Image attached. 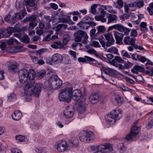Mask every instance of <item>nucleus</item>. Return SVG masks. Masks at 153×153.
Returning a JSON list of instances; mask_svg holds the SVG:
<instances>
[{
  "instance_id": "f8f14e48",
  "label": "nucleus",
  "mask_w": 153,
  "mask_h": 153,
  "mask_svg": "<svg viewBox=\"0 0 153 153\" xmlns=\"http://www.w3.org/2000/svg\"><path fill=\"white\" fill-rule=\"evenodd\" d=\"M43 87V85L40 83H37L35 86L33 87V95L36 97H38L39 96V95L41 92L42 88Z\"/></svg>"
},
{
  "instance_id": "c756f323",
  "label": "nucleus",
  "mask_w": 153,
  "mask_h": 153,
  "mask_svg": "<svg viewBox=\"0 0 153 153\" xmlns=\"http://www.w3.org/2000/svg\"><path fill=\"white\" fill-rule=\"evenodd\" d=\"M28 77L30 80L33 81V79L36 76V72L33 69H30L29 71H28Z\"/></svg>"
},
{
  "instance_id": "5701e85b",
  "label": "nucleus",
  "mask_w": 153,
  "mask_h": 153,
  "mask_svg": "<svg viewBox=\"0 0 153 153\" xmlns=\"http://www.w3.org/2000/svg\"><path fill=\"white\" fill-rule=\"evenodd\" d=\"M140 127L134 126L131 128V134L135 137L139 134L140 131Z\"/></svg>"
},
{
  "instance_id": "f257e3e1",
  "label": "nucleus",
  "mask_w": 153,
  "mask_h": 153,
  "mask_svg": "<svg viewBox=\"0 0 153 153\" xmlns=\"http://www.w3.org/2000/svg\"><path fill=\"white\" fill-rule=\"evenodd\" d=\"M73 88L71 87H66L62 90L60 93L59 98L61 101H65L67 103L69 102L71 98V91Z\"/></svg>"
},
{
  "instance_id": "58836bf2",
  "label": "nucleus",
  "mask_w": 153,
  "mask_h": 153,
  "mask_svg": "<svg viewBox=\"0 0 153 153\" xmlns=\"http://www.w3.org/2000/svg\"><path fill=\"white\" fill-rule=\"evenodd\" d=\"M46 73L45 70H41L37 73L36 75L38 78L41 79L45 76Z\"/></svg>"
},
{
  "instance_id": "37998d69",
  "label": "nucleus",
  "mask_w": 153,
  "mask_h": 153,
  "mask_svg": "<svg viewBox=\"0 0 153 153\" xmlns=\"http://www.w3.org/2000/svg\"><path fill=\"white\" fill-rule=\"evenodd\" d=\"M97 7V4H92L91 6V9L90 10V12L93 14H96L97 12L96 9Z\"/></svg>"
},
{
  "instance_id": "864d4df0",
  "label": "nucleus",
  "mask_w": 153,
  "mask_h": 153,
  "mask_svg": "<svg viewBox=\"0 0 153 153\" xmlns=\"http://www.w3.org/2000/svg\"><path fill=\"white\" fill-rule=\"evenodd\" d=\"M105 8L107 10L108 12L109 13H116V11L112 9V7L111 6H108L107 7L106 6Z\"/></svg>"
},
{
  "instance_id": "7ed1b4c3",
  "label": "nucleus",
  "mask_w": 153,
  "mask_h": 153,
  "mask_svg": "<svg viewBox=\"0 0 153 153\" xmlns=\"http://www.w3.org/2000/svg\"><path fill=\"white\" fill-rule=\"evenodd\" d=\"M35 84L34 81H31L27 83L25 88V99L27 101H29L31 100V96L33 95V87Z\"/></svg>"
},
{
  "instance_id": "052dcab7",
  "label": "nucleus",
  "mask_w": 153,
  "mask_h": 153,
  "mask_svg": "<svg viewBox=\"0 0 153 153\" xmlns=\"http://www.w3.org/2000/svg\"><path fill=\"white\" fill-rule=\"evenodd\" d=\"M91 45L93 47L96 48H100L101 47L99 42L96 41H93Z\"/></svg>"
},
{
  "instance_id": "bf43d9fd",
  "label": "nucleus",
  "mask_w": 153,
  "mask_h": 153,
  "mask_svg": "<svg viewBox=\"0 0 153 153\" xmlns=\"http://www.w3.org/2000/svg\"><path fill=\"white\" fill-rule=\"evenodd\" d=\"M131 13H127L124 14L122 18L123 21H124L126 19H128L129 18Z\"/></svg>"
},
{
  "instance_id": "e433bc0d",
  "label": "nucleus",
  "mask_w": 153,
  "mask_h": 153,
  "mask_svg": "<svg viewBox=\"0 0 153 153\" xmlns=\"http://www.w3.org/2000/svg\"><path fill=\"white\" fill-rule=\"evenodd\" d=\"M55 83L56 84V85H55L56 86L55 87V88H52L54 90L58 89L61 87L62 84V81L58 77V79L56 80V81L55 82Z\"/></svg>"
},
{
  "instance_id": "c85d7f7f",
  "label": "nucleus",
  "mask_w": 153,
  "mask_h": 153,
  "mask_svg": "<svg viewBox=\"0 0 153 153\" xmlns=\"http://www.w3.org/2000/svg\"><path fill=\"white\" fill-rule=\"evenodd\" d=\"M51 46L55 49H61L63 47L62 43L59 41L54 42L51 45Z\"/></svg>"
},
{
  "instance_id": "39448f33",
  "label": "nucleus",
  "mask_w": 153,
  "mask_h": 153,
  "mask_svg": "<svg viewBox=\"0 0 153 153\" xmlns=\"http://www.w3.org/2000/svg\"><path fill=\"white\" fill-rule=\"evenodd\" d=\"M56 147L58 151L63 152L68 149V145L65 140H62L57 142L56 144Z\"/></svg>"
},
{
  "instance_id": "f3484780",
  "label": "nucleus",
  "mask_w": 153,
  "mask_h": 153,
  "mask_svg": "<svg viewBox=\"0 0 153 153\" xmlns=\"http://www.w3.org/2000/svg\"><path fill=\"white\" fill-rule=\"evenodd\" d=\"M23 4L24 5L26 6L27 11L30 12L31 10L29 8L30 7H33L35 5V3L33 0H25L23 1Z\"/></svg>"
},
{
  "instance_id": "5fc2aeb1",
  "label": "nucleus",
  "mask_w": 153,
  "mask_h": 153,
  "mask_svg": "<svg viewBox=\"0 0 153 153\" xmlns=\"http://www.w3.org/2000/svg\"><path fill=\"white\" fill-rule=\"evenodd\" d=\"M16 99V95L14 93H12L10 96L8 97L9 101L11 102L15 100Z\"/></svg>"
},
{
  "instance_id": "393cba45",
  "label": "nucleus",
  "mask_w": 153,
  "mask_h": 153,
  "mask_svg": "<svg viewBox=\"0 0 153 153\" xmlns=\"http://www.w3.org/2000/svg\"><path fill=\"white\" fill-rule=\"evenodd\" d=\"M10 64V65H8V70L10 72L15 73L17 68V66L15 63L11 62L10 61L7 62Z\"/></svg>"
},
{
  "instance_id": "9b49d317",
  "label": "nucleus",
  "mask_w": 153,
  "mask_h": 153,
  "mask_svg": "<svg viewBox=\"0 0 153 153\" xmlns=\"http://www.w3.org/2000/svg\"><path fill=\"white\" fill-rule=\"evenodd\" d=\"M113 32L116 40V43L119 45L123 44V34L117 31H114Z\"/></svg>"
},
{
  "instance_id": "2f4dec72",
  "label": "nucleus",
  "mask_w": 153,
  "mask_h": 153,
  "mask_svg": "<svg viewBox=\"0 0 153 153\" xmlns=\"http://www.w3.org/2000/svg\"><path fill=\"white\" fill-rule=\"evenodd\" d=\"M117 16L115 15L109 14L108 16V23L114 22L117 20Z\"/></svg>"
},
{
  "instance_id": "a878e982",
  "label": "nucleus",
  "mask_w": 153,
  "mask_h": 153,
  "mask_svg": "<svg viewBox=\"0 0 153 153\" xmlns=\"http://www.w3.org/2000/svg\"><path fill=\"white\" fill-rule=\"evenodd\" d=\"M74 110L73 109L72 106L71 107L68 106L65 108L64 111L63 115H70L71 114L73 115L74 114Z\"/></svg>"
},
{
  "instance_id": "b1692460",
  "label": "nucleus",
  "mask_w": 153,
  "mask_h": 153,
  "mask_svg": "<svg viewBox=\"0 0 153 153\" xmlns=\"http://www.w3.org/2000/svg\"><path fill=\"white\" fill-rule=\"evenodd\" d=\"M124 60L120 57L116 56L114 59H113L111 62V64L113 65H117V62L120 63H123L124 62Z\"/></svg>"
},
{
  "instance_id": "3c124183",
  "label": "nucleus",
  "mask_w": 153,
  "mask_h": 153,
  "mask_svg": "<svg viewBox=\"0 0 153 153\" xmlns=\"http://www.w3.org/2000/svg\"><path fill=\"white\" fill-rule=\"evenodd\" d=\"M135 136L133 135L132 134H131V132L128 134L126 136L125 140L128 141H131L134 138Z\"/></svg>"
},
{
  "instance_id": "4c0bfd02",
  "label": "nucleus",
  "mask_w": 153,
  "mask_h": 153,
  "mask_svg": "<svg viewBox=\"0 0 153 153\" xmlns=\"http://www.w3.org/2000/svg\"><path fill=\"white\" fill-rule=\"evenodd\" d=\"M141 28L140 30L143 32H145L147 31V29L146 28V23L145 22H142L141 23L140 25Z\"/></svg>"
},
{
  "instance_id": "a18cd8bd",
  "label": "nucleus",
  "mask_w": 153,
  "mask_h": 153,
  "mask_svg": "<svg viewBox=\"0 0 153 153\" xmlns=\"http://www.w3.org/2000/svg\"><path fill=\"white\" fill-rule=\"evenodd\" d=\"M19 77L20 82L23 83H25L27 81L28 78L26 76H19Z\"/></svg>"
},
{
  "instance_id": "603ef678",
  "label": "nucleus",
  "mask_w": 153,
  "mask_h": 153,
  "mask_svg": "<svg viewBox=\"0 0 153 153\" xmlns=\"http://www.w3.org/2000/svg\"><path fill=\"white\" fill-rule=\"evenodd\" d=\"M15 42L17 44H18L19 42L16 39L13 38L9 39L7 42V44L9 45H12Z\"/></svg>"
},
{
  "instance_id": "473e14b6",
  "label": "nucleus",
  "mask_w": 153,
  "mask_h": 153,
  "mask_svg": "<svg viewBox=\"0 0 153 153\" xmlns=\"http://www.w3.org/2000/svg\"><path fill=\"white\" fill-rule=\"evenodd\" d=\"M122 114V111L119 108L114 109L109 112L108 115H119Z\"/></svg>"
},
{
  "instance_id": "aec40b11",
  "label": "nucleus",
  "mask_w": 153,
  "mask_h": 153,
  "mask_svg": "<svg viewBox=\"0 0 153 153\" xmlns=\"http://www.w3.org/2000/svg\"><path fill=\"white\" fill-rule=\"evenodd\" d=\"M136 39L131 38L130 37H126L123 39L124 43L126 45H133L135 43Z\"/></svg>"
},
{
  "instance_id": "bb28decb",
  "label": "nucleus",
  "mask_w": 153,
  "mask_h": 153,
  "mask_svg": "<svg viewBox=\"0 0 153 153\" xmlns=\"http://www.w3.org/2000/svg\"><path fill=\"white\" fill-rule=\"evenodd\" d=\"M107 71L105 67H103L101 68V71L102 74L105 75H102V76L104 77V78L106 80H108L111 78V76L109 75V74Z\"/></svg>"
},
{
  "instance_id": "ddd939ff",
  "label": "nucleus",
  "mask_w": 153,
  "mask_h": 153,
  "mask_svg": "<svg viewBox=\"0 0 153 153\" xmlns=\"http://www.w3.org/2000/svg\"><path fill=\"white\" fill-rule=\"evenodd\" d=\"M58 79V76L56 75L51 74L48 80V82L50 86L52 88H55V87L56 86L55 85L56 84L55 83V82Z\"/></svg>"
},
{
  "instance_id": "09e8293b",
  "label": "nucleus",
  "mask_w": 153,
  "mask_h": 153,
  "mask_svg": "<svg viewBox=\"0 0 153 153\" xmlns=\"http://www.w3.org/2000/svg\"><path fill=\"white\" fill-rule=\"evenodd\" d=\"M107 51L109 52L117 54L118 53V50L115 47H111L108 49Z\"/></svg>"
},
{
  "instance_id": "c9c22d12",
  "label": "nucleus",
  "mask_w": 153,
  "mask_h": 153,
  "mask_svg": "<svg viewBox=\"0 0 153 153\" xmlns=\"http://www.w3.org/2000/svg\"><path fill=\"white\" fill-rule=\"evenodd\" d=\"M51 20V17L48 16H45L43 19V22L46 24L48 27L49 26Z\"/></svg>"
},
{
  "instance_id": "a19ab883",
  "label": "nucleus",
  "mask_w": 153,
  "mask_h": 153,
  "mask_svg": "<svg viewBox=\"0 0 153 153\" xmlns=\"http://www.w3.org/2000/svg\"><path fill=\"white\" fill-rule=\"evenodd\" d=\"M16 140L18 142H22L25 140L26 138L24 136L21 135H16Z\"/></svg>"
},
{
  "instance_id": "49530a36",
  "label": "nucleus",
  "mask_w": 153,
  "mask_h": 153,
  "mask_svg": "<svg viewBox=\"0 0 153 153\" xmlns=\"http://www.w3.org/2000/svg\"><path fill=\"white\" fill-rule=\"evenodd\" d=\"M118 147L120 152H124L126 150V148L122 143H120L118 145Z\"/></svg>"
},
{
  "instance_id": "f03ea898",
  "label": "nucleus",
  "mask_w": 153,
  "mask_h": 153,
  "mask_svg": "<svg viewBox=\"0 0 153 153\" xmlns=\"http://www.w3.org/2000/svg\"><path fill=\"white\" fill-rule=\"evenodd\" d=\"M79 140L83 142H88L92 141L94 138V135L91 131H82L79 134Z\"/></svg>"
},
{
  "instance_id": "e2e57ef3",
  "label": "nucleus",
  "mask_w": 153,
  "mask_h": 153,
  "mask_svg": "<svg viewBox=\"0 0 153 153\" xmlns=\"http://www.w3.org/2000/svg\"><path fill=\"white\" fill-rule=\"evenodd\" d=\"M137 35V33L135 29H132L131 33L130 36L131 37H136Z\"/></svg>"
},
{
  "instance_id": "2eb2a0df",
  "label": "nucleus",
  "mask_w": 153,
  "mask_h": 153,
  "mask_svg": "<svg viewBox=\"0 0 153 153\" xmlns=\"http://www.w3.org/2000/svg\"><path fill=\"white\" fill-rule=\"evenodd\" d=\"M99 97V94L98 93L94 92L92 93L89 96V101L92 104H95L98 102Z\"/></svg>"
},
{
  "instance_id": "6ab92c4d",
  "label": "nucleus",
  "mask_w": 153,
  "mask_h": 153,
  "mask_svg": "<svg viewBox=\"0 0 153 153\" xmlns=\"http://www.w3.org/2000/svg\"><path fill=\"white\" fill-rule=\"evenodd\" d=\"M85 58L82 57H79L78 58V60L79 62H85L86 61H88L89 62H93V63L96 64L97 61L94 59L91 58L90 57L85 56Z\"/></svg>"
},
{
  "instance_id": "4d7b16f0",
  "label": "nucleus",
  "mask_w": 153,
  "mask_h": 153,
  "mask_svg": "<svg viewBox=\"0 0 153 153\" xmlns=\"http://www.w3.org/2000/svg\"><path fill=\"white\" fill-rule=\"evenodd\" d=\"M106 68V69L107 70V71L108 72V73L112 75H115V72H114V71H116L114 69L110 68L108 67H105Z\"/></svg>"
},
{
  "instance_id": "0eeeda50",
  "label": "nucleus",
  "mask_w": 153,
  "mask_h": 153,
  "mask_svg": "<svg viewBox=\"0 0 153 153\" xmlns=\"http://www.w3.org/2000/svg\"><path fill=\"white\" fill-rule=\"evenodd\" d=\"M104 37L107 40L106 43L107 47H110L114 43L115 40L111 33H108L105 34Z\"/></svg>"
},
{
  "instance_id": "4be33fe9",
  "label": "nucleus",
  "mask_w": 153,
  "mask_h": 153,
  "mask_svg": "<svg viewBox=\"0 0 153 153\" xmlns=\"http://www.w3.org/2000/svg\"><path fill=\"white\" fill-rule=\"evenodd\" d=\"M26 12H23L21 14L15 13L14 16L12 17L13 22L15 21L16 19H22L26 15Z\"/></svg>"
},
{
  "instance_id": "c03bdc74",
  "label": "nucleus",
  "mask_w": 153,
  "mask_h": 153,
  "mask_svg": "<svg viewBox=\"0 0 153 153\" xmlns=\"http://www.w3.org/2000/svg\"><path fill=\"white\" fill-rule=\"evenodd\" d=\"M21 42L27 43H29V38L27 35H25L20 39Z\"/></svg>"
},
{
  "instance_id": "79ce46f5",
  "label": "nucleus",
  "mask_w": 153,
  "mask_h": 153,
  "mask_svg": "<svg viewBox=\"0 0 153 153\" xmlns=\"http://www.w3.org/2000/svg\"><path fill=\"white\" fill-rule=\"evenodd\" d=\"M70 37L68 35H65L63 36V43L64 45H67L68 42L70 40Z\"/></svg>"
},
{
  "instance_id": "6e6d98bb",
  "label": "nucleus",
  "mask_w": 153,
  "mask_h": 153,
  "mask_svg": "<svg viewBox=\"0 0 153 153\" xmlns=\"http://www.w3.org/2000/svg\"><path fill=\"white\" fill-rule=\"evenodd\" d=\"M66 17L68 19H67L63 18L61 19L60 20L61 22L65 23H68V22L70 21L69 19L71 16L68 15Z\"/></svg>"
},
{
  "instance_id": "f704fd0d",
  "label": "nucleus",
  "mask_w": 153,
  "mask_h": 153,
  "mask_svg": "<svg viewBox=\"0 0 153 153\" xmlns=\"http://www.w3.org/2000/svg\"><path fill=\"white\" fill-rule=\"evenodd\" d=\"M135 2L136 7L138 9L143 7L144 5L143 0H136Z\"/></svg>"
},
{
  "instance_id": "8fccbe9b",
  "label": "nucleus",
  "mask_w": 153,
  "mask_h": 153,
  "mask_svg": "<svg viewBox=\"0 0 153 153\" xmlns=\"http://www.w3.org/2000/svg\"><path fill=\"white\" fill-rule=\"evenodd\" d=\"M137 57L138 59L143 63H144L147 61L146 58L144 56L138 55H137Z\"/></svg>"
},
{
  "instance_id": "a211bd4d",
  "label": "nucleus",
  "mask_w": 153,
  "mask_h": 153,
  "mask_svg": "<svg viewBox=\"0 0 153 153\" xmlns=\"http://www.w3.org/2000/svg\"><path fill=\"white\" fill-rule=\"evenodd\" d=\"M82 22L84 24H87L90 26H94L96 24L93 22L94 18L90 16H86L84 18L82 19Z\"/></svg>"
},
{
  "instance_id": "72a5a7b5",
  "label": "nucleus",
  "mask_w": 153,
  "mask_h": 153,
  "mask_svg": "<svg viewBox=\"0 0 153 153\" xmlns=\"http://www.w3.org/2000/svg\"><path fill=\"white\" fill-rule=\"evenodd\" d=\"M28 70L26 68L21 69L18 71V75L28 76Z\"/></svg>"
},
{
  "instance_id": "dca6fc26",
  "label": "nucleus",
  "mask_w": 153,
  "mask_h": 153,
  "mask_svg": "<svg viewBox=\"0 0 153 153\" xmlns=\"http://www.w3.org/2000/svg\"><path fill=\"white\" fill-rule=\"evenodd\" d=\"M113 102L115 105L120 106L123 102V98L118 95H115L113 98Z\"/></svg>"
},
{
  "instance_id": "cd10ccee",
  "label": "nucleus",
  "mask_w": 153,
  "mask_h": 153,
  "mask_svg": "<svg viewBox=\"0 0 153 153\" xmlns=\"http://www.w3.org/2000/svg\"><path fill=\"white\" fill-rule=\"evenodd\" d=\"M97 30L98 31L97 32L96 34V39H98V38L97 37L98 35L100 36L101 38H103L102 35L101 33H102L104 32L105 31V30L104 28V26H99L97 28Z\"/></svg>"
},
{
  "instance_id": "423d86ee",
  "label": "nucleus",
  "mask_w": 153,
  "mask_h": 153,
  "mask_svg": "<svg viewBox=\"0 0 153 153\" xmlns=\"http://www.w3.org/2000/svg\"><path fill=\"white\" fill-rule=\"evenodd\" d=\"M105 118L109 124L114 123L116 121L122 117V115H106Z\"/></svg>"
},
{
  "instance_id": "7c9ffc66",
  "label": "nucleus",
  "mask_w": 153,
  "mask_h": 153,
  "mask_svg": "<svg viewBox=\"0 0 153 153\" xmlns=\"http://www.w3.org/2000/svg\"><path fill=\"white\" fill-rule=\"evenodd\" d=\"M85 105L83 102L80 103L79 104V107L78 108L77 111L80 114H82L85 111Z\"/></svg>"
},
{
  "instance_id": "774afa93",
  "label": "nucleus",
  "mask_w": 153,
  "mask_h": 153,
  "mask_svg": "<svg viewBox=\"0 0 153 153\" xmlns=\"http://www.w3.org/2000/svg\"><path fill=\"white\" fill-rule=\"evenodd\" d=\"M7 33L10 35L14 32V30L13 28L12 27H9L7 28Z\"/></svg>"
},
{
  "instance_id": "1a4fd4ad",
  "label": "nucleus",
  "mask_w": 153,
  "mask_h": 153,
  "mask_svg": "<svg viewBox=\"0 0 153 153\" xmlns=\"http://www.w3.org/2000/svg\"><path fill=\"white\" fill-rule=\"evenodd\" d=\"M82 37L85 39H88V38L86 33L83 31L79 30L75 38V41L76 42H80Z\"/></svg>"
},
{
  "instance_id": "ea45409f",
  "label": "nucleus",
  "mask_w": 153,
  "mask_h": 153,
  "mask_svg": "<svg viewBox=\"0 0 153 153\" xmlns=\"http://www.w3.org/2000/svg\"><path fill=\"white\" fill-rule=\"evenodd\" d=\"M153 126V119H149L148 123L146 126V128L147 129H151Z\"/></svg>"
},
{
  "instance_id": "6e6552de",
  "label": "nucleus",
  "mask_w": 153,
  "mask_h": 153,
  "mask_svg": "<svg viewBox=\"0 0 153 153\" xmlns=\"http://www.w3.org/2000/svg\"><path fill=\"white\" fill-rule=\"evenodd\" d=\"M63 58L59 54L55 53L52 56L51 62L55 64H59L61 63L63 60Z\"/></svg>"
},
{
  "instance_id": "de8ad7c7",
  "label": "nucleus",
  "mask_w": 153,
  "mask_h": 153,
  "mask_svg": "<svg viewBox=\"0 0 153 153\" xmlns=\"http://www.w3.org/2000/svg\"><path fill=\"white\" fill-rule=\"evenodd\" d=\"M116 29H117L118 31L121 32H123L124 30V27L122 25L120 24H116L115 26Z\"/></svg>"
},
{
  "instance_id": "338daca9",
  "label": "nucleus",
  "mask_w": 153,
  "mask_h": 153,
  "mask_svg": "<svg viewBox=\"0 0 153 153\" xmlns=\"http://www.w3.org/2000/svg\"><path fill=\"white\" fill-rule=\"evenodd\" d=\"M12 117L14 120L17 121L19 120L22 117L21 115H12Z\"/></svg>"
},
{
  "instance_id": "680f3d73",
  "label": "nucleus",
  "mask_w": 153,
  "mask_h": 153,
  "mask_svg": "<svg viewBox=\"0 0 153 153\" xmlns=\"http://www.w3.org/2000/svg\"><path fill=\"white\" fill-rule=\"evenodd\" d=\"M121 53L122 55L124 56L129 58H130L131 57V56L125 50H123L122 51Z\"/></svg>"
},
{
  "instance_id": "412c9836",
  "label": "nucleus",
  "mask_w": 153,
  "mask_h": 153,
  "mask_svg": "<svg viewBox=\"0 0 153 153\" xmlns=\"http://www.w3.org/2000/svg\"><path fill=\"white\" fill-rule=\"evenodd\" d=\"M144 71V68L138 65L134 66L131 70V71L133 73L136 74H137L139 72H143Z\"/></svg>"
},
{
  "instance_id": "20e7f679",
  "label": "nucleus",
  "mask_w": 153,
  "mask_h": 153,
  "mask_svg": "<svg viewBox=\"0 0 153 153\" xmlns=\"http://www.w3.org/2000/svg\"><path fill=\"white\" fill-rule=\"evenodd\" d=\"M37 16L36 15H33L31 16L26 17L23 20V22H25L27 21L30 22L29 23V27L30 29L32 30L37 25V23L36 22Z\"/></svg>"
},
{
  "instance_id": "13d9d810",
  "label": "nucleus",
  "mask_w": 153,
  "mask_h": 153,
  "mask_svg": "<svg viewBox=\"0 0 153 153\" xmlns=\"http://www.w3.org/2000/svg\"><path fill=\"white\" fill-rule=\"evenodd\" d=\"M124 91H128L130 92H132V90L130 89L127 87H126L124 85H122L120 87Z\"/></svg>"
},
{
  "instance_id": "4468645a",
  "label": "nucleus",
  "mask_w": 153,
  "mask_h": 153,
  "mask_svg": "<svg viewBox=\"0 0 153 153\" xmlns=\"http://www.w3.org/2000/svg\"><path fill=\"white\" fill-rule=\"evenodd\" d=\"M99 148L100 149V151H104V152H109L113 150L112 145L108 143L101 145L99 146Z\"/></svg>"
},
{
  "instance_id": "9d476101",
  "label": "nucleus",
  "mask_w": 153,
  "mask_h": 153,
  "mask_svg": "<svg viewBox=\"0 0 153 153\" xmlns=\"http://www.w3.org/2000/svg\"><path fill=\"white\" fill-rule=\"evenodd\" d=\"M82 94L81 91L78 89L74 90L71 91V95L72 99L74 101H77L79 100Z\"/></svg>"
},
{
  "instance_id": "0e129e2a",
  "label": "nucleus",
  "mask_w": 153,
  "mask_h": 153,
  "mask_svg": "<svg viewBox=\"0 0 153 153\" xmlns=\"http://www.w3.org/2000/svg\"><path fill=\"white\" fill-rule=\"evenodd\" d=\"M125 79L127 82L129 83L130 84H134L135 83V82L133 79H130L128 77H126Z\"/></svg>"
},
{
  "instance_id": "69168bd1",
  "label": "nucleus",
  "mask_w": 153,
  "mask_h": 153,
  "mask_svg": "<svg viewBox=\"0 0 153 153\" xmlns=\"http://www.w3.org/2000/svg\"><path fill=\"white\" fill-rule=\"evenodd\" d=\"M131 30V29L125 27L124 30H123V32L124 33L125 35H128L130 33Z\"/></svg>"
}]
</instances>
